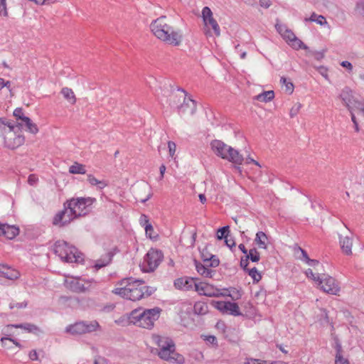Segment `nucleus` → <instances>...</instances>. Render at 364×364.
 Instances as JSON below:
<instances>
[{"mask_svg": "<svg viewBox=\"0 0 364 364\" xmlns=\"http://www.w3.org/2000/svg\"><path fill=\"white\" fill-rule=\"evenodd\" d=\"M196 284V279L193 277H181L174 281L176 289L185 291L195 289Z\"/></svg>", "mask_w": 364, "mask_h": 364, "instance_id": "nucleus-19", "label": "nucleus"}, {"mask_svg": "<svg viewBox=\"0 0 364 364\" xmlns=\"http://www.w3.org/2000/svg\"><path fill=\"white\" fill-rule=\"evenodd\" d=\"M0 276L10 280H15L20 277L18 271L11 269L4 264H0Z\"/></svg>", "mask_w": 364, "mask_h": 364, "instance_id": "nucleus-22", "label": "nucleus"}, {"mask_svg": "<svg viewBox=\"0 0 364 364\" xmlns=\"http://www.w3.org/2000/svg\"><path fill=\"white\" fill-rule=\"evenodd\" d=\"M280 82L282 85L285 86L286 91L289 94L293 93L294 86V84L291 81L287 80V79L285 77H281Z\"/></svg>", "mask_w": 364, "mask_h": 364, "instance_id": "nucleus-39", "label": "nucleus"}, {"mask_svg": "<svg viewBox=\"0 0 364 364\" xmlns=\"http://www.w3.org/2000/svg\"><path fill=\"white\" fill-rule=\"evenodd\" d=\"M0 16H8L6 0H0Z\"/></svg>", "mask_w": 364, "mask_h": 364, "instance_id": "nucleus-44", "label": "nucleus"}, {"mask_svg": "<svg viewBox=\"0 0 364 364\" xmlns=\"http://www.w3.org/2000/svg\"><path fill=\"white\" fill-rule=\"evenodd\" d=\"M161 309L158 307L150 309H134L131 311L129 322L139 327L150 329L159 318Z\"/></svg>", "mask_w": 364, "mask_h": 364, "instance_id": "nucleus-3", "label": "nucleus"}, {"mask_svg": "<svg viewBox=\"0 0 364 364\" xmlns=\"http://www.w3.org/2000/svg\"><path fill=\"white\" fill-rule=\"evenodd\" d=\"M100 329V326L97 321L90 322L80 321L69 325L65 328V332L73 335L89 333Z\"/></svg>", "mask_w": 364, "mask_h": 364, "instance_id": "nucleus-13", "label": "nucleus"}, {"mask_svg": "<svg viewBox=\"0 0 364 364\" xmlns=\"http://www.w3.org/2000/svg\"><path fill=\"white\" fill-rule=\"evenodd\" d=\"M143 284L142 280L124 278L119 282L120 287L114 289L112 293L131 301H137L145 296V292L140 287Z\"/></svg>", "mask_w": 364, "mask_h": 364, "instance_id": "nucleus-2", "label": "nucleus"}, {"mask_svg": "<svg viewBox=\"0 0 364 364\" xmlns=\"http://www.w3.org/2000/svg\"><path fill=\"white\" fill-rule=\"evenodd\" d=\"M93 364H107V360L104 357L97 355L95 358Z\"/></svg>", "mask_w": 364, "mask_h": 364, "instance_id": "nucleus-59", "label": "nucleus"}, {"mask_svg": "<svg viewBox=\"0 0 364 364\" xmlns=\"http://www.w3.org/2000/svg\"><path fill=\"white\" fill-rule=\"evenodd\" d=\"M355 10L358 14L364 16V2L357 3Z\"/></svg>", "mask_w": 364, "mask_h": 364, "instance_id": "nucleus-54", "label": "nucleus"}, {"mask_svg": "<svg viewBox=\"0 0 364 364\" xmlns=\"http://www.w3.org/2000/svg\"><path fill=\"white\" fill-rule=\"evenodd\" d=\"M7 341L12 342L15 346H16L19 348L21 347V344L18 342H17L16 341L11 338L3 337L1 338V342L2 345L4 346H6V341Z\"/></svg>", "mask_w": 364, "mask_h": 364, "instance_id": "nucleus-55", "label": "nucleus"}, {"mask_svg": "<svg viewBox=\"0 0 364 364\" xmlns=\"http://www.w3.org/2000/svg\"><path fill=\"white\" fill-rule=\"evenodd\" d=\"M113 254L108 252L95 262L94 267L98 270L102 267L108 265L112 259Z\"/></svg>", "mask_w": 364, "mask_h": 364, "instance_id": "nucleus-29", "label": "nucleus"}, {"mask_svg": "<svg viewBox=\"0 0 364 364\" xmlns=\"http://www.w3.org/2000/svg\"><path fill=\"white\" fill-rule=\"evenodd\" d=\"M222 292L226 293L225 296H230L232 300H237L242 296V291L240 289H237L234 287H230L228 289H221Z\"/></svg>", "mask_w": 364, "mask_h": 364, "instance_id": "nucleus-32", "label": "nucleus"}, {"mask_svg": "<svg viewBox=\"0 0 364 364\" xmlns=\"http://www.w3.org/2000/svg\"><path fill=\"white\" fill-rule=\"evenodd\" d=\"M282 38L294 48L299 49H308V47L296 36L295 34L288 28L287 31L284 32Z\"/></svg>", "mask_w": 364, "mask_h": 364, "instance_id": "nucleus-18", "label": "nucleus"}, {"mask_svg": "<svg viewBox=\"0 0 364 364\" xmlns=\"http://www.w3.org/2000/svg\"><path fill=\"white\" fill-rule=\"evenodd\" d=\"M162 259L163 255L161 251L155 249H151L146 254L142 263L140 264L142 272H154L159 265Z\"/></svg>", "mask_w": 364, "mask_h": 364, "instance_id": "nucleus-10", "label": "nucleus"}, {"mask_svg": "<svg viewBox=\"0 0 364 364\" xmlns=\"http://www.w3.org/2000/svg\"><path fill=\"white\" fill-rule=\"evenodd\" d=\"M274 98V92L273 90L264 91L262 93L254 97V99L262 102H271Z\"/></svg>", "mask_w": 364, "mask_h": 364, "instance_id": "nucleus-30", "label": "nucleus"}, {"mask_svg": "<svg viewBox=\"0 0 364 364\" xmlns=\"http://www.w3.org/2000/svg\"><path fill=\"white\" fill-rule=\"evenodd\" d=\"M224 240H225V242L226 245L228 247H229L230 248H232L235 246V240H233V238L230 237L229 235Z\"/></svg>", "mask_w": 364, "mask_h": 364, "instance_id": "nucleus-58", "label": "nucleus"}, {"mask_svg": "<svg viewBox=\"0 0 364 364\" xmlns=\"http://www.w3.org/2000/svg\"><path fill=\"white\" fill-rule=\"evenodd\" d=\"M202 18L205 26V34L211 36L213 33L219 36L220 30L218 23L213 18V12L208 6H205L202 10Z\"/></svg>", "mask_w": 364, "mask_h": 364, "instance_id": "nucleus-14", "label": "nucleus"}, {"mask_svg": "<svg viewBox=\"0 0 364 364\" xmlns=\"http://www.w3.org/2000/svg\"><path fill=\"white\" fill-rule=\"evenodd\" d=\"M156 350L157 355L163 360L177 364L185 363L184 357L176 351L175 343L169 344V346L166 345Z\"/></svg>", "mask_w": 364, "mask_h": 364, "instance_id": "nucleus-8", "label": "nucleus"}, {"mask_svg": "<svg viewBox=\"0 0 364 364\" xmlns=\"http://www.w3.org/2000/svg\"><path fill=\"white\" fill-rule=\"evenodd\" d=\"M238 248L240 250V251L245 255V257L241 258L240 260V267L247 272L249 275H250V269H249L248 267V259L250 257V252H247V250L246 249L245 245L240 244L238 246Z\"/></svg>", "mask_w": 364, "mask_h": 364, "instance_id": "nucleus-27", "label": "nucleus"}, {"mask_svg": "<svg viewBox=\"0 0 364 364\" xmlns=\"http://www.w3.org/2000/svg\"><path fill=\"white\" fill-rule=\"evenodd\" d=\"M193 311L198 315H204L208 311V305L203 301L196 302L193 306Z\"/></svg>", "mask_w": 364, "mask_h": 364, "instance_id": "nucleus-35", "label": "nucleus"}, {"mask_svg": "<svg viewBox=\"0 0 364 364\" xmlns=\"http://www.w3.org/2000/svg\"><path fill=\"white\" fill-rule=\"evenodd\" d=\"M19 234V228L16 225H11L3 223L1 236H4L7 239L12 240Z\"/></svg>", "mask_w": 364, "mask_h": 364, "instance_id": "nucleus-21", "label": "nucleus"}, {"mask_svg": "<svg viewBox=\"0 0 364 364\" xmlns=\"http://www.w3.org/2000/svg\"><path fill=\"white\" fill-rule=\"evenodd\" d=\"M139 221H140V224H141V225L142 227H144V228H145V227H146V225H147V224H151V223H149V220L148 217H147L146 215H144V214H142V215H141Z\"/></svg>", "mask_w": 364, "mask_h": 364, "instance_id": "nucleus-62", "label": "nucleus"}, {"mask_svg": "<svg viewBox=\"0 0 364 364\" xmlns=\"http://www.w3.org/2000/svg\"><path fill=\"white\" fill-rule=\"evenodd\" d=\"M317 287L323 291L331 295H338L341 288L338 282L332 277L322 274Z\"/></svg>", "mask_w": 364, "mask_h": 364, "instance_id": "nucleus-15", "label": "nucleus"}, {"mask_svg": "<svg viewBox=\"0 0 364 364\" xmlns=\"http://www.w3.org/2000/svg\"><path fill=\"white\" fill-rule=\"evenodd\" d=\"M255 297L257 299V304H263L266 299V292L263 290L259 291L255 294Z\"/></svg>", "mask_w": 364, "mask_h": 364, "instance_id": "nucleus-43", "label": "nucleus"}, {"mask_svg": "<svg viewBox=\"0 0 364 364\" xmlns=\"http://www.w3.org/2000/svg\"><path fill=\"white\" fill-rule=\"evenodd\" d=\"M11 326L16 328H23L28 332H34V331L38 330V328L36 326L31 324V323L15 324V325H11Z\"/></svg>", "mask_w": 364, "mask_h": 364, "instance_id": "nucleus-38", "label": "nucleus"}, {"mask_svg": "<svg viewBox=\"0 0 364 364\" xmlns=\"http://www.w3.org/2000/svg\"><path fill=\"white\" fill-rule=\"evenodd\" d=\"M229 235V226H224L217 231V238L218 240L225 239Z\"/></svg>", "mask_w": 364, "mask_h": 364, "instance_id": "nucleus-40", "label": "nucleus"}, {"mask_svg": "<svg viewBox=\"0 0 364 364\" xmlns=\"http://www.w3.org/2000/svg\"><path fill=\"white\" fill-rule=\"evenodd\" d=\"M141 288L143 289V291H144L145 292V296H149L155 291V289L153 287L141 286Z\"/></svg>", "mask_w": 364, "mask_h": 364, "instance_id": "nucleus-60", "label": "nucleus"}, {"mask_svg": "<svg viewBox=\"0 0 364 364\" xmlns=\"http://www.w3.org/2000/svg\"><path fill=\"white\" fill-rule=\"evenodd\" d=\"M195 291L200 295H204L209 297L224 296L226 293L222 292V290L205 282H199L196 285Z\"/></svg>", "mask_w": 364, "mask_h": 364, "instance_id": "nucleus-17", "label": "nucleus"}, {"mask_svg": "<svg viewBox=\"0 0 364 364\" xmlns=\"http://www.w3.org/2000/svg\"><path fill=\"white\" fill-rule=\"evenodd\" d=\"M335 364H350L349 360L344 358L342 354H336Z\"/></svg>", "mask_w": 364, "mask_h": 364, "instance_id": "nucleus-48", "label": "nucleus"}, {"mask_svg": "<svg viewBox=\"0 0 364 364\" xmlns=\"http://www.w3.org/2000/svg\"><path fill=\"white\" fill-rule=\"evenodd\" d=\"M302 105L300 102L296 103L290 109L289 115L291 117H295L300 111Z\"/></svg>", "mask_w": 364, "mask_h": 364, "instance_id": "nucleus-47", "label": "nucleus"}, {"mask_svg": "<svg viewBox=\"0 0 364 364\" xmlns=\"http://www.w3.org/2000/svg\"><path fill=\"white\" fill-rule=\"evenodd\" d=\"M260 255L255 248H252V262H256L259 260Z\"/></svg>", "mask_w": 364, "mask_h": 364, "instance_id": "nucleus-56", "label": "nucleus"}, {"mask_svg": "<svg viewBox=\"0 0 364 364\" xmlns=\"http://www.w3.org/2000/svg\"><path fill=\"white\" fill-rule=\"evenodd\" d=\"M254 242L259 249L266 250L269 244V239L264 232L258 231L256 233Z\"/></svg>", "mask_w": 364, "mask_h": 364, "instance_id": "nucleus-25", "label": "nucleus"}, {"mask_svg": "<svg viewBox=\"0 0 364 364\" xmlns=\"http://www.w3.org/2000/svg\"><path fill=\"white\" fill-rule=\"evenodd\" d=\"M275 28H276L277 31H278V33L282 36H283V34H284V32L288 30V28L285 25H283V24L277 23L275 25Z\"/></svg>", "mask_w": 364, "mask_h": 364, "instance_id": "nucleus-57", "label": "nucleus"}, {"mask_svg": "<svg viewBox=\"0 0 364 364\" xmlns=\"http://www.w3.org/2000/svg\"><path fill=\"white\" fill-rule=\"evenodd\" d=\"M69 172L72 174H85L86 169L83 164L75 162L69 168Z\"/></svg>", "mask_w": 364, "mask_h": 364, "instance_id": "nucleus-36", "label": "nucleus"}, {"mask_svg": "<svg viewBox=\"0 0 364 364\" xmlns=\"http://www.w3.org/2000/svg\"><path fill=\"white\" fill-rule=\"evenodd\" d=\"M16 126H25L26 127V130L33 134H36L38 132V128L37 125L33 123L32 120L28 117H24L23 121L22 122H18Z\"/></svg>", "mask_w": 364, "mask_h": 364, "instance_id": "nucleus-28", "label": "nucleus"}, {"mask_svg": "<svg viewBox=\"0 0 364 364\" xmlns=\"http://www.w3.org/2000/svg\"><path fill=\"white\" fill-rule=\"evenodd\" d=\"M252 164H254L256 166V168H254L252 167V172H253L254 176H252V181H257L259 177L262 176V170H261V165L259 164L258 161L254 160L252 159Z\"/></svg>", "mask_w": 364, "mask_h": 364, "instance_id": "nucleus-37", "label": "nucleus"}, {"mask_svg": "<svg viewBox=\"0 0 364 364\" xmlns=\"http://www.w3.org/2000/svg\"><path fill=\"white\" fill-rule=\"evenodd\" d=\"M15 125L0 118V134L4 138V146L11 149H15L21 146L25 141V138L21 134H17L15 131Z\"/></svg>", "mask_w": 364, "mask_h": 364, "instance_id": "nucleus-4", "label": "nucleus"}, {"mask_svg": "<svg viewBox=\"0 0 364 364\" xmlns=\"http://www.w3.org/2000/svg\"><path fill=\"white\" fill-rule=\"evenodd\" d=\"M66 284L67 287L70 290L77 293L85 292L88 289V287H86L85 284L77 278H73L70 281H68Z\"/></svg>", "mask_w": 364, "mask_h": 364, "instance_id": "nucleus-23", "label": "nucleus"}, {"mask_svg": "<svg viewBox=\"0 0 364 364\" xmlns=\"http://www.w3.org/2000/svg\"><path fill=\"white\" fill-rule=\"evenodd\" d=\"M61 94L63 95L64 98L71 105H75L76 103V97L72 89L69 87H63L61 90Z\"/></svg>", "mask_w": 364, "mask_h": 364, "instance_id": "nucleus-33", "label": "nucleus"}, {"mask_svg": "<svg viewBox=\"0 0 364 364\" xmlns=\"http://www.w3.org/2000/svg\"><path fill=\"white\" fill-rule=\"evenodd\" d=\"M14 116L16 118V119L21 120V122H22L23 121L24 117H26V116H24V114L23 113V109L21 107H18L14 109Z\"/></svg>", "mask_w": 364, "mask_h": 364, "instance_id": "nucleus-49", "label": "nucleus"}, {"mask_svg": "<svg viewBox=\"0 0 364 364\" xmlns=\"http://www.w3.org/2000/svg\"><path fill=\"white\" fill-rule=\"evenodd\" d=\"M305 21L316 22L321 26L328 24L326 18L322 15H318L315 12H313L309 18H306Z\"/></svg>", "mask_w": 364, "mask_h": 364, "instance_id": "nucleus-34", "label": "nucleus"}, {"mask_svg": "<svg viewBox=\"0 0 364 364\" xmlns=\"http://www.w3.org/2000/svg\"><path fill=\"white\" fill-rule=\"evenodd\" d=\"M353 109L360 110L364 115V100H358L355 98L353 103Z\"/></svg>", "mask_w": 364, "mask_h": 364, "instance_id": "nucleus-41", "label": "nucleus"}, {"mask_svg": "<svg viewBox=\"0 0 364 364\" xmlns=\"http://www.w3.org/2000/svg\"><path fill=\"white\" fill-rule=\"evenodd\" d=\"M168 148L169 151V155L173 157L176 151V145L173 141H169L168 142Z\"/></svg>", "mask_w": 364, "mask_h": 364, "instance_id": "nucleus-51", "label": "nucleus"}, {"mask_svg": "<svg viewBox=\"0 0 364 364\" xmlns=\"http://www.w3.org/2000/svg\"><path fill=\"white\" fill-rule=\"evenodd\" d=\"M343 105L348 108L349 112L353 111V103L355 100L352 90L348 87L343 89L338 96Z\"/></svg>", "mask_w": 364, "mask_h": 364, "instance_id": "nucleus-20", "label": "nucleus"}, {"mask_svg": "<svg viewBox=\"0 0 364 364\" xmlns=\"http://www.w3.org/2000/svg\"><path fill=\"white\" fill-rule=\"evenodd\" d=\"M26 306H27V302L26 301L20 302V303H11L9 304V308L11 309H13L14 308L23 309V308H26Z\"/></svg>", "mask_w": 364, "mask_h": 364, "instance_id": "nucleus-53", "label": "nucleus"}, {"mask_svg": "<svg viewBox=\"0 0 364 364\" xmlns=\"http://www.w3.org/2000/svg\"><path fill=\"white\" fill-rule=\"evenodd\" d=\"M342 252L346 255H352L353 238L350 236H339Z\"/></svg>", "mask_w": 364, "mask_h": 364, "instance_id": "nucleus-24", "label": "nucleus"}, {"mask_svg": "<svg viewBox=\"0 0 364 364\" xmlns=\"http://www.w3.org/2000/svg\"><path fill=\"white\" fill-rule=\"evenodd\" d=\"M202 259L203 264L195 261L196 269L200 275L211 278L215 274V271L210 267H216L219 265L220 261L215 255H210V257H205L204 252H202Z\"/></svg>", "mask_w": 364, "mask_h": 364, "instance_id": "nucleus-9", "label": "nucleus"}, {"mask_svg": "<svg viewBox=\"0 0 364 364\" xmlns=\"http://www.w3.org/2000/svg\"><path fill=\"white\" fill-rule=\"evenodd\" d=\"M210 145L213 151L216 155L234 164H242L243 156L238 152V151L225 144L222 141L213 140Z\"/></svg>", "mask_w": 364, "mask_h": 364, "instance_id": "nucleus-6", "label": "nucleus"}, {"mask_svg": "<svg viewBox=\"0 0 364 364\" xmlns=\"http://www.w3.org/2000/svg\"><path fill=\"white\" fill-rule=\"evenodd\" d=\"M262 318L261 314L259 313V310L252 306V319L259 321Z\"/></svg>", "mask_w": 364, "mask_h": 364, "instance_id": "nucleus-52", "label": "nucleus"}, {"mask_svg": "<svg viewBox=\"0 0 364 364\" xmlns=\"http://www.w3.org/2000/svg\"><path fill=\"white\" fill-rule=\"evenodd\" d=\"M150 28L156 38L168 45L177 46L182 42L181 31L175 28L171 20L166 16L154 20L150 24Z\"/></svg>", "mask_w": 364, "mask_h": 364, "instance_id": "nucleus-1", "label": "nucleus"}, {"mask_svg": "<svg viewBox=\"0 0 364 364\" xmlns=\"http://www.w3.org/2000/svg\"><path fill=\"white\" fill-rule=\"evenodd\" d=\"M311 55L314 58V59L317 60H321L324 58V53L320 51H314L311 53Z\"/></svg>", "mask_w": 364, "mask_h": 364, "instance_id": "nucleus-64", "label": "nucleus"}, {"mask_svg": "<svg viewBox=\"0 0 364 364\" xmlns=\"http://www.w3.org/2000/svg\"><path fill=\"white\" fill-rule=\"evenodd\" d=\"M305 274L306 275V277L308 278H310L311 279H312L314 282H316V284H317L321 275V274H315L312 269H308L306 272H305Z\"/></svg>", "mask_w": 364, "mask_h": 364, "instance_id": "nucleus-42", "label": "nucleus"}, {"mask_svg": "<svg viewBox=\"0 0 364 364\" xmlns=\"http://www.w3.org/2000/svg\"><path fill=\"white\" fill-rule=\"evenodd\" d=\"M318 73L324 77L326 79L328 78V69L324 66H319L317 68Z\"/></svg>", "mask_w": 364, "mask_h": 364, "instance_id": "nucleus-63", "label": "nucleus"}, {"mask_svg": "<svg viewBox=\"0 0 364 364\" xmlns=\"http://www.w3.org/2000/svg\"><path fill=\"white\" fill-rule=\"evenodd\" d=\"M295 250L301 252V255L298 257V259H299L300 260L306 262V260L309 259L307 252L301 247H297Z\"/></svg>", "mask_w": 364, "mask_h": 364, "instance_id": "nucleus-50", "label": "nucleus"}, {"mask_svg": "<svg viewBox=\"0 0 364 364\" xmlns=\"http://www.w3.org/2000/svg\"><path fill=\"white\" fill-rule=\"evenodd\" d=\"M146 234L150 237H154L152 236V233L154 232V228L151 224H147L146 225V227L144 228Z\"/></svg>", "mask_w": 364, "mask_h": 364, "instance_id": "nucleus-61", "label": "nucleus"}, {"mask_svg": "<svg viewBox=\"0 0 364 364\" xmlns=\"http://www.w3.org/2000/svg\"><path fill=\"white\" fill-rule=\"evenodd\" d=\"M54 252L62 260L67 262H80L82 255L73 246H69L65 241H57L54 245Z\"/></svg>", "mask_w": 364, "mask_h": 364, "instance_id": "nucleus-7", "label": "nucleus"}, {"mask_svg": "<svg viewBox=\"0 0 364 364\" xmlns=\"http://www.w3.org/2000/svg\"><path fill=\"white\" fill-rule=\"evenodd\" d=\"M252 364H287V363L277 360L268 363L267 360H261L258 359H252Z\"/></svg>", "mask_w": 364, "mask_h": 364, "instance_id": "nucleus-45", "label": "nucleus"}, {"mask_svg": "<svg viewBox=\"0 0 364 364\" xmlns=\"http://www.w3.org/2000/svg\"><path fill=\"white\" fill-rule=\"evenodd\" d=\"M64 209L59 211L54 217L53 224L55 225L64 226L68 225L73 220L78 218L76 211L70 205V201L68 200L63 204Z\"/></svg>", "mask_w": 364, "mask_h": 364, "instance_id": "nucleus-11", "label": "nucleus"}, {"mask_svg": "<svg viewBox=\"0 0 364 364\" xmlns=\"http://www.w3.org/2000/svg\"><path fill=\"white\" fill-rule=\"evenodd\" d=\"M151 339L153 343L158 346L159 348L164 346H169V344H172L174 343L173 339L166 336H161L159 334H153L151 336Z\"/></svg>", "mask_w": 364, "mask_h": 364, "instance_id": "nucleus-26", "label": "nucleus"}, {"mask_svg": "<svg viewBox=\"0 0 364 364\" xmlns=\"http://www.w3.org/2000/svg\"><path fill=\"white\" fill-rule=\"evenodd\" d=\"M212 305L223 314L239 316L240 311L236 303L223 301H213Z\"/></svg>", "mask_w": 364, "mask_h": 364, "instance_id": "nucleus-16", "label": "nucleus"}, {"mask_svg": "<svg viewBox=\"0 0 364 364\" xmlns=\"http://www.w3.org/2000/svg\"><path fill=\"white\" fill-rule=\"evenodd\" d=\"M170 105L178 109L181 114L192 115L196 110V103L183 90H178L170 97Z\"/></svg>", "mask_w": 364, "mask_h": 364, "instance_id": "nucleus-5", "label": "nucleus"}, {"mask_svg": "<svg viewBox=\"0 0 364 364\" xmlns=\"http://www.w3.org/2000/svg\"><path fill=\"white\" fill-rule=\"evenodd\" d=\"M70 205L76 211L79 217L87 215L92 209V205L96 202V198L92 197H80L68 200Z\"/></svg>", "mask_w": 364, "mask_h": 364, "instance_id": "nucleus-12", "label": "nucleus"}, {"mask_svg": "<svg viewBox=\"0 0 364 364\" xmlns=\"http://www.w3.org/2000/svg\"><path fill=\"white\" fill-rule=\"evenodd\" d=\"M87 181L92 186H96L99 189H103L108 186V182L105 180H98L92 174L87 175Z\"/></svg>", "mask_w": 364, "mask_h": 364, "instance_id": "nucleus-31", "label": "nucleus"}, {"mask_svg": "<svg viewBox=\"0 0 364 364\" xmlns=\"http://www.w3.org/2000/svg\"><path fill=\"white\" fill-rule=\"evenodd\" d=\"M252 279L254 282H258L262 279L261 272H259L256 267H252Z\"/></svg>", "mask_w": 364, "mask_h": 364, "instance_id": "nucleus-46", "label": "nucleus"}]
</instances>
